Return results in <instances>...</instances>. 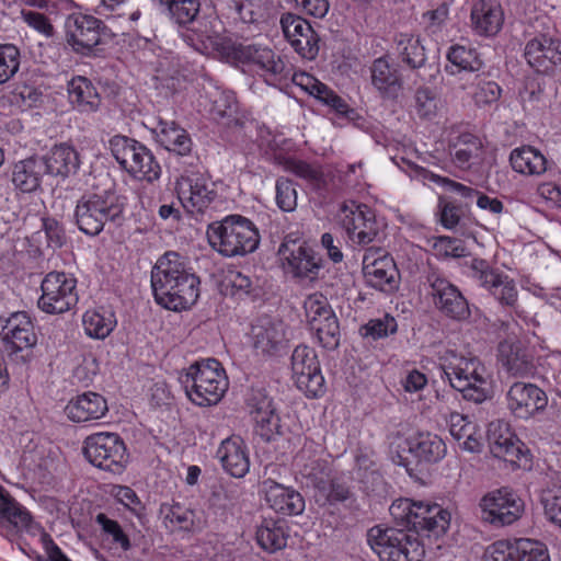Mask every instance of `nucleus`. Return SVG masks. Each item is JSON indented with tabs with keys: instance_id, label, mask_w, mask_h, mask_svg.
<instances>
[{
	"instance_id": "23",
	"label": "nucleus",
	"mask_w": 561,
	"mask_h": 561,
	"mask_svg": "<svg viewBox=\"0 0 561 561\" xmlns=\"http://www.w3.org/2000/svg\"><path fill=\"white\" fill-rule=\"evenodd\" d=\"M0 336L9 355L28 352L37 342L34 324L25 311L0 318Z\"/></svg>"
},
{
	"instance_id": "20",
	"label": "nucleus",
	"mask_w": 561,
	"mask_h": 561,
	"mask_svg": "<svg viewBox=\"0 0 561 561\" xmlns=\"http://www.w3.org/2000/svg\"><path fill=\"white\" fill-rule=\"evenodd\" d=\"M508 411L517 419L529 420L546 411L548 396L537 385L515 381L505 394Z\"/></svg>"
},
{
	"instance_id": "5",
	"label": "nucleus",
	"mask_w": 561,
	"mask_h": 561,
	"mask_svg": "<svg viewBox=\"0 0 561 561\" xmlns=\"http://www.w3.org/2000/svg\"><path fill=\"white\" fill-rule=\"evenodd\" d=\"M179 382L187 398L198 407L217 404L229 387L226 371L216 358L195 362L181 370Z\"/></svg>"
},
{
	"instance_id": "8",
	"label": "nucleus",
	"mask_w": 561,
	"mask_h": 561,
	"mask_svg": "<svg viewBox=\"0 0 561 561\" xmlns=\"http://www.w3.org/2000/svg\"><path fill=\"white\" fill-rule=\"evenodd\" d=\"M443 370L450 386L461 392L465 400L482 403L491 399L492 389L485 377V367L477 357L460 356Z\"/></svg>"
},
{
	"instance_id": "13",
	"label": "nucleus",
	"mask_w": 561,
	"mask_h": 561,
	"mask_svg": "<svg viewBox=\"0 0 561 561\" xmlns=\"http://www.w3.org/2000/svg\"><path fill=\"white\" fill-rule=\"evenodd\" d=\"M426 283L432 302L444 318L458 323L470 320L469 301L455 284L437 272H431L426 276Z\"/></svg>"
},
{
	"instance_id": "30",
	"label": "nucleus",
	"mask_w": 561,
	"mask_h": 561,
	"mask_svg": "<svg viewBox=\"0 0 561 561\" xmlns=\"http://www.w3.org/2000/svg\"><path fill=\"white\" fill-rule=\"evenodd\" d=\"M486 438L491 453L496 458H502L511 463H517L522 457L523 444L512 432L507 422L497 420L489 424L486 431Z\"/></svg>"
},
{
	"instance_id": "37",
	"label": "nucleus",
	"mask_w": 561,
	"mask_h": 561,
	"mask_svg": "<svg viewBox=\"0 0 561 561\" xmlns=\"http://www.w3.org/2000/svg\"><path fill=\"white\" fill-rule=\"evenodd\" d=\"M108 405L106 399L93 391L82 392L69 400L65 407L68 419L76 423L96 421L106 415Z\"/></svg>"
},
{
	"instance_id": "50",
	"label": "nucleus",
	"mask_w": 561,
	"mask_h": 561,
	"mask_svg": "<svg viewBox=\"0 0 561 561\" xmlns=\"http://www.w3.org/2000/svg\"><path fill=\"white\" fill-rule=\"evenodd\" d=\"M410 165L414 170L415 174L422 178L424 181L434 182L444 187L446 191L459 195L461 198H463L466 206H469L473 201L477 202L478 196L481 194V192L471 186H467L448 178L435 174L423 167H419L413 163Z\"/></svg>"
},
{
	"instance_id": "12",
	"label": "nucleus",
	"mask_w": 561,
	"mask_h": 561,
	"mask_svg": "<svg viewBox=\"0 0 561 561\" xmlns=\"http://www.w3.org/2000/svg\"><path fill=\"white\" fill-rule=\"evenodd\" d=\"M83 454L93 466L114 473H121L128 461L126 445L116 433L89 435L84 439Z\"/></svg>"
},
{
	"instance_id": "9",
	"label": "nucleus",
	"mask_w": 561,
	"mask_h": 561,
	"mask_svg": "<svg viewBox=\"0 0 561 561\" xmlns=\"http://www.w3.org/2000/svg\"><path fill=\"white\" fill-rule=\"evenodd\" d=\"M107 27L93 15L73 14L66 21V42L76 55L85 58L105 56Z\"/></svg>"
},
{
	"instance_id": "40",
	"label": "nucleus",
	"mask_w": 561,
	"mask_h": 561,
	"mask_svg": "<svg viewBox=\"0 0 561 561\" xmlns=\"http://www.w3.org/2000/svg\"><path fill=\"white\" fill-rule=\"evenodd\" d=\"M154 133L157 141L169 152L180 157L192 153L193 140L190 134L176 122L159 118Z\"/></svg>"
},
{
	"instance_id": "43",
	"label": "nucleus",
	"mask_w": 561,
	"mask_h": 561,
	"mask_svg": "<svg viewBox=\"0 0 561 561\" xmlns=\"http://www.w3.org/2000/svg\"><path fill=\"white\" fill-rule=\"evenodd\" d=\"M161 13L171 24L187 28L201 12V0H158Z\"/></svg>"
},
{
	"instance_id": "6",
	"label": "nucleus",
	"mask_w": 561,
	"mask_h": 561,
	"mask_svg": "<svg viewBox=\"0 0 561 561\" xmlns=\"http://www.w3.org/2000/svg\"><path fill=\"white\" fill-rule=\"evenodd\" d=\"M367 542L380 561H421L425 552L415 535L394 527L374 526Z\"/></svg>"
},
{
	"instance_id": "62",
	"label": "nucleus",
	"mask_w": 561,
	"mask_h": 561,
	"mask_svg": "<svg viewBox=\"0 0 561 561\" xmlns=\"http://www.w3.org/2000/svg\"><path fill=\"white\" fill-rule=\"evenodd\" d=\"M227 287L231 288L232 295H250L254 289V280L250 273L237 268L229 270L225 276Z\"/></svg>"
},
{
	"instance_id": "22",
	"label": "nucleus",
	"mask_w": 561,
	"mask_h": 561,
	"mask_svg": "<svg viewBox=\"0 0 561 561\" xmlns=\"http://www.w3.org/2000/svg\"><path fill=\"white\" fill-rule=\"evenodd\" d=\"M279 24L284 37L299 56L308 60L316 59L320 49V37L306 19L286 12L282 14Z\"/></svg>"
},
{
	"instance_id": "52",
	"label": "nucleus",
	"mask_w": 561,
	"mask_h": 561,
	"mask_svg": "<svg viewBox=\"0 0 561 561\" xmlns=\"http://www.w3.org/2000/svg\"><path fill=\"white\" fill-rule=\"evenodd\" d=\"M447 59L463 71L476 72L483 67V61L474 48L459 44L449 47Z\"/></svg>"
},
{
	"instance_id": "15",
	"label": "nucleus",
	"mask_w": 561,
	"mask_h": 561,
	"mask_svg": "<svg viewBox=\"0 0 561 561\" xmlns=\"http://www.w3.org/2000/svg\"><path fill=\"white\" fill-rule=\"evenodd\" d=\"M38 308L48 314L65 313L78 302L77 279L65 272L53 271L41 283Z\"/></svg>"
},
{
	"instance_id": "2",
	"label": "nucleus",
	"mask_w": 561,
	"mask_h": 561,
	"mask_svg": "<svg viewBox=\"0 0 561 561\" xmlns=\"http://www.w3.org/2000/svg\"><path fill=\"white\" fill-rule=\"evenodd\" d=\"M214 53L231 65H253L264 81L283 90L294 83L296 72L291 64L268 47L255 44H242L230 37H215L210 41Z\"/></svg>"
},
{
	"instance_id": "57",
	"label": "nucleus",
	"mask_w": 561,
	"mask_h": 561,
	"mask_svg": "<svg viewBox=\"0 0 561 561\" xmlns=\"http://www.w3.org/2000/svg\"><path fill=\"white\" fill-rule=\"evenodd\" d=\"M20 49L13 44H0V84L10 80L20 68Z\"/></svg>"
},
{
	"instance_id": "59",
	"label": "nucleus",
	"mask_w": 561,
	"mask_h": 561,
	"mask_svg": "<svg viewBox=\"0 0 561 561\" xmlns=\"http://www.w3.org/2000/svg\"><path fill=\"white\" fill-rule=\"evenodd\" d=\"M222 9L227 16L242 23H254L257 21V13L251 0H221Z\"/></svg>"
},
{
	"instance_id": "1",
	"label": "nucleus",
	"mask_w": 561,
	"mask_h": 561,
	"mask_svg": "<svg viewBox=\"0 0 561 561\" xmlns=\"http://www.w3.org/2000/svg\"><path fill=\"white\" fill-rule=\"evenodd\" d=\"M154 301L171 311L191 309L198 300L201 279L187 259L175 251L161 255L151 270Z\"/></svg>"
},
{
	"instance_id": "39",
	"label": "nucleus",
	"mask_w": 561,
	"mask_h": 561,
	"mask_svg": "<svg viewBox=\"0 0 561 561\" xmlns=\"http://www.w3.org/2000/svg\"><path fill=\"white\" fill-rule=\"evenodd\" d=\"M409 453L417 463L432 465L439 462L447 453L445 442L436 434L420 432L407 439Z\"/></svg>"
},
{
	"instance_id": "16",
	"label": "nucleus",
	"mask_w": 561,
	"mask_h": 561,
	"mask_svg": "<svg viewBox=\"0 0 561 561\" xmlns=\"http://www.w3.org/2000/svg\"><path fill=\"white\" fill-rule=\"evenodd\" d=\"M286 273L300 280L314 282L323 268L321 255L307 242L286 237L278 249Z\"/></svg>"
},
{
	"instance_id": "36",
	"label": "nucleus",
	"mask_w": 561,
	"mask_h": 561,
	"mask_svg": "<svg viewBox=\"0 0 561 561\" xmlns=\"http://www.w3.org/2000/svg\"><path fill=\"white\" fill-rule=\"evenodd\" d=\"M222 469L234 478H243L250 470V457L245 443L240 436L224 439L216 453Z\"/></svg>"
},
{
	"instance_id": "45",
	"label": "nucleus",
	"mask_w": 561,
	"mask_h": 561,
	"mask_svg": "<svg viewBox=\"0 0 561 561\" xmlns=\"http://www.w3.org/2000/svg\"><path fill=\"white\" fill-rule=\"evenodd\" d=\"M160 514L163 524L170 531L194 533L199 530V523L195 520V511L187 508L180 503L162 504Z\"/></svg>"
},
{
	"instance_id": "61",
	"label": "nucleus",
	"mask_w": 561,
	"mask_h": 561,
	"mask_svg": "<svg viewBox=\"0 0 561 561\" xmlns=\"http://www.w3.org/2000/svg\"><path fill=\"white\" fill-rule=\"evenodd\" d=\"M95 522L101 527L103 534L111 537L113 542L119 546L124 551L131 548L128 536L125 534L117 520L111 519L104 513H99L95 517Z\"/></svg>"
},
{
	"instance_id": "17",
	"label": "nucleus",
	"mask_w": 561,
	"mask_h": 561,
	"mask_svg": "<svg viewBox=\"0 0 561 561\" xmlns=\"http://www.w3.org/2000/svg\"><path fill=\"white\" fill-rule=\"evenodd\" d=\"M179 203L188 211L204 215L220 203L215 184L207 175L192 172L176 180Z\"/></svg>"
},
{
	"instance_id": "55",
	"label": "nucleus",
	"mask_w": 561,
	"mask_h": 561,
	"mask_svg": "<svg viewBox=\"0 0 561 561\" xmlns=\"http://www.w3.org/2000/svg\"><path fill=\"white\" fill-rule=\"evenodd\" d=\"M398 331V322L396 318L389 313H385L381 318L370 319L367 323L359 328L363 337H370L373 341L388 337Z\"/></svg>"
},
{
	"instance_id": "4",
	"label": "nucleus",
	"mask_w": 561,
	"mask_h": 561,
	"mask_svg": "<svg viewBox=\"0 0 561 561\" xmlns=\"http://www.w3.org/2000/svg\"><path fill=\"white\" fill-rule=\"evenodd\" d=\"M206 236L211 249L226 257L253 253L261 240L254 222L238 214L208 224Z\"/></svg>"
},
{
	"instance_id": "47",
	"label": "nucleus",
	"mask_w": 561,
	"mask_h": 561,
	"mask_svg": "<svg viewBox=\"0 0 561 561\" xmlns=\"http://www.w3.org/2000/svg\"><path fill=\"white\" fill-rule=\"evenodd\" d=\"M551 54L549 37L543 34L529 39L524 49L527 64L538 73H548L553 70Z\"/></svg>"
},
{
	"instance_id": "26",
	"label": "nucleus",
	"mask_w": 561,
	"mask_h": 561,
	"mask_svg": "<svg viewBox=\"0 0 561 561\" xmlns=\"http://www.w3.org/2000/svg\"><path fill=\"white\" fill-rule=\"evenodd\" d=\"M473 277L502 305L514 306L517 301L515 283L508 275L492 268L484 260L472 261Z\"/></svg>"
},
{
	"instance_id": "42",
	"label": "nucleus",
	"mask_w": 561,
	"mask_h": 561,
	"mask_svg": "<svg viewBox=\"0 0 561 561\" xmlns=\"http://www.w3.org/2000/svg\"><path fill=\"white\" fill-rule=\"evenodd\" d=\"M68 98L72 106L81 113L96 112L101 104V98L90 79L77 76L68 84Z\"/></svg>"
},
{
	"instance_id": "33",
	"label": "nucleus",
	"mask_w": 561,
	"mask_h": 561,
	"mask_svg": "<svg viewBox=\"0 0 561 561\" xmlns=\"http://www.w3.org/2000/svg\"><path fill=\"white\" fill-rule=\"evenodd\" d=\"M368 256L364 257L363 273L368 286L392 294L399 288L400 274L393 259L385 254L367 263Z\"/></svg>"
},
{
	"instance_id": "56",
	"label": "nucleus",
	"mask_w": 561,
	"mask_h": 561,
	"mask_svg": "<svg viewBox=\"0 0 561 561\" xmlns=\"http://www.w3.org/2000/svg\"><path fill=\"white\" fill-rule=\"evenodd\" d=\"M432 250L439 259H458L467 255V248L463 241L447 236L434 237L432 239Z\"/></svg>"
},
{
	"instance_id": "44",
	"label": "nucleus",
	"mask_w": 561,
	"mask_h": 561,
	"mask_svg": "<svg viewBox=\"0 0 561 561\" xmlns=\"http://www.w3.org/2000/svg\"><path fill=\"white\" fill-rule=\"evenodd\" d=\"M510 163L514 171L526 175H540L547 171L548 161L543 153L533 146L512 150Z\"/></svg>"
},
{
	"instance_id": "49",
	"label": "nucleus",
	"mask_w": 561,
	"mask_h": 561,
	"mask_svg": "<svg viewBox=\"0 0 561 561\" xmlns=\"http://www.w3.org/2000/svg\"><path fill=\"white\" fill-rule=\"evenodd\" d=\"M482 142L471 133H461L450 140L449 149L453 161L460 169H468L473 156H477Z\"/></svg>"
},
{
	"instance_id": "27",
	"label": "nucleus",
	"mask_w": 561,
	"mask_h": 561,
	"mask_svg": "<svg viewBox=\"0 0 561 561\" xmlns=\"http://www.w3.org/2000/svg\"><path fill=\"white\" fill-rule=\"evenodd\" d=\"M450 523V514L438 504L416 502L407 528L413 535L439 537L446 533Z\"/></svg>"
},
{
	"instance_id": "21",
	"label": "nucleus",
	"mask_w": 561,
	"mask_h": 561,
	"mask_svg": "<svg viewBox=\"0 0 561 561\" xmlns=\"http://www.w3.org/2000/svg\"><path fill=\"white\" fill-rule=\"evenodd\" d=\"M483 559L484 561H550L545 545L527 538L514 541L497 540L485 548Z\"/></svg>"
},
{
	"instance_id": "34",
	"label": "nucleus",
	"mask_w": 561,
	"mask_h": 561,
	"mask_svg": "<svg viewBox=\"0 0 561 561\" xmlns=\"http://www.w3.org/2000/svg\"><path fill=\"white\" fill-rule=\"evenodd\" d=\"M45 175L47 172L43 159L38 154L15 162L11 169L12 185L23 194L42 192Z\"/></svg>"
},
{
	"instance_id": "35",
	"label": "nucleus",
	"mask_w": 561,
	"mask_h": 561,
	"mask_svg": "<svg viewBox=\"0 0 561 561\" xmlns=\"http://www.w3.org/2000/svg\"><path fill=\"white\" fill-rule=\"evenodd\" d=\"M472 31L483 37H493L504 24V11L496 0H478L471 7Z\"/></svg>"
},
{
	"instance_id": "58",
	"label": "nucleus",
	"mask_w": 561,
	"mask_h": 561,
	"mask_svg": "<svg viewBox=\"0 0 561 561\" xmlns=\"http://www.w3.org/2000/svg\"><path fill=\"white\" fill-rule=\"evenodd\" d=\"M310 330L316 333L317 340L322 347L335 350L340 345L341 332L336 316L322 321Z\"/></svg>"
},
{
	"instance_id": "10",
	"label": "nucleus",
	"mask_w": 561,
	"mask_h": 561,
	"mask_svg": "<svg viewBox=\"0 0 561 561\" xmlns=\"http://www.w3.org/2000/svg\"><path fill=\"white\" fill-rule=\"evenodd\" d=\"M244 409L253 424V432L263 442H273L283 434L276 404L263 385H254L248 390Z\"/></svg>"
},
{
	"instance_id": "51",
	"label": "nucleus",
	"mask_w": 561,
	"mask_h": 561,
	"mask_svg": "<svg viewBox=\"0 0 561 561\" xmlns=\"http://www.w3.org/2000/svg\"><path fill=\"white\" fill-rule=\"evenodd\" d=\"M82 324L87 335L103 340L111 334L116 327L114 313L99 310H88L82 317Z\"/></svg>"
},
{
	"instance_id": "64",
	"label": "nucleus",
	"mask_w": 561,
	"mask_h": 561,
	"mask_svg": "<svg viewBox=\"0 0 561 561\" xmlns=\"http://www.w3.org/2000/svg\"><path fill=\"white\" fill-rule=\"evenodd\" d=\"M415 108L421 118L432 119L437 113V100L428 88H420L415 93Z\"/></svg>"
},
{
	"instance_id": "7",
	"label": "nucleus",
	"mask_w": 561,
	"mask_h": 561,
	"mask_svg": "<svg viewBox=\"0 0 561 561\" xmlns=\"http://www.w3.org/2000/svg\"><path fill=\"white\" fill-rule=\"evenodd\" d=\"M112 156L131 178L152 182L161 174V167L153 153L140 141L115 135L108 141Z\"/></svg>"
},
{
	"instance_id": "53",
	"label": "nucleus",
	"mask_w": 561,
	"mask_h": 561,
	"mask_svg": "<svg viewBox=\"0 0 561 561\" xmlns=\"http://www.w3.org/2000/svg\"><path fill=\"white\" fill-rule=\"evenodd\" d=\"M304 308L310 329L327 319L335 317L327 297L322 294L309 295L304 302Z\"/></svg>"
},
{
	"instance_id": "31",
	"label": "nucleus",
	"mask_w": 561,
	"mask_h": 561,
	"mask_svg": "<svg viewBox=\"0 0 561 561\" xmlns=\"http://www.w3.org/2000/svg\"><path fill=\"white\" fill-rule=\"evenodd\" d=\"M370 82L385 100H396L403 89L399 66L388 55L376 58L370 67Z\"/></svg>"
},
{
	"instance_id": "63",
	"label": "nucleus",
	"mask_w": 561,
	"mask_h": 561,
	"mask_svg": "<svg viewBox=\"0 0 561 561\" xmlns=\"http://www.w3.org/2000/svg\"><path fill=\"white\" fill-rule=\"evenodd\" d=\"M42 230L45 232L47 245L53 249H60L67 241L62 225L54 217H42Z\"/></svg>"
},
{
	"instance_id": "32",
	"label": "nucleus",
	"mask_w": 561,
	"mask_h": 561,
	"mask_svg": "<svg viewBox=\"0 0 561 561\" xmlns=\"http://www.w3.org/2000/svg\"><path fill=\"white\" fill-rule=\"evenodd\" d=\"M47 175L66 180L76 175L81 168V154L77 148L68 142L54 145L45 154L41 156Z\"/></svg>"
},
{
	"instance_id": "28",
	"label": "nucleus",
	"mask_w": 561,
	"mask_h": 561,
	"mask_svg": "<svg viewBox=\"0 0 561 561\" xmlns=\"http://www.w3.org/2000/svg\"><path fill=\"white\" fill-rule=\"evenodd\" d=\"M497 360L511 377H529L536 370L531 352L518 340L507 339L500 342Z\"/></svg>"
},
{
	"instance_id": "25",
	"label": "nucleus",
	"mask_w": 561,
	"mask_h": 561,
	"mask_svg": "<svg viewBox=\"0 0 561 561\" xmlns=\"http://www.w3.org/2000/svg\"><path fill=\"white\" fill-rule=\"evenodd\" d=\"M38 527L31 512L16 501L10 492L0 484V529L7 537L30 533Z\"/></svg>"
},
{
	"instance_id": "41",
	"label": "nucleus",
	"mask_w": 561,
	"mask_h": 561,
	"mask_svg": "<svg viewBox=\"0 0 561 561\" xmlns=\"http://www.w3.org/2000/svg\"><path fill=\"white\" fill-rule=\"evenodd\" d=\"M288 530L285 519L264 518L256 527L255 539L264 551L274 553L287 546Z\"/></svg>"
},
{
	"instance_id": "54",
	"label": "nucleus",
	"mask_w": 561,
	"mask_h": 561,
	"mask_svg": "<svg viewBox=\"0 0 561 561\" xmlns=\"http://www.w3.org/2000/svg\"><path fill=\"white\" fill-rule=\"evenodd\" d=\"M239 103L232 91H220L213 100L210 114L215 121H237Z\"/></svg>"
},
{
	"instance_id": "19",
	"label": "nucleus",
	"mask_w": 561,
	"mask_h": 561,
	"mask_svg": "<svg viewBox=\"0 0 561 561\" xmlns=\"http://www.w3.org/2000/svg\"><path fill=\"white\" fill-rule=\"evenodd\" d=\"M341 225L350 240L359 247L380 240L383 228L374 210L365 204L344 206Z\"/></svg>"
},
{
	"instance_id": "38",
	"label": "nucleus",
	"mask_w": 561,
	"mask_h": 561,
	"mask_svg": "<svg viewBox=\"0 0 561 561\" xmlns=\"http://www.w3.org/2000/svg\"><path fill=\"white\" fill-rule=\"evenodd\" d=\"M294 84L306 90L310 95L331 107L336 114L348 119L355 118L356 111L350 107L343 98L337 95L324 83L318 81L314 77L306 72H300L298 77L294 78Z\"/></svg>"
},
{
	"instance_id": "46",
	"label": "nucleus",
	"mask_w": 561,
	"mask_h": 561,
	"mask_svg": "<svg viewBox=\"0 0 561 561\" xmlns=\"http://www.w3.org/2000/svg\"><path fill=\"white\" fill-rule=\"evenodd\" d=\"M276 159L285 171L306 181L312 190L322 191L327 187V179L321 167L293 157L279 156Z\"/></svg>"
},
{
	"instance_id": "48",
	"label": "nucleus",
	"mask_w": 561,
	"mask_h": 561,
	"mask_svg": "<svg viewBox=\"0 0 561 561\" xmlns=\"http://www.w3.org/2000/svg\"><path fill=\"white\" fill-rule=\"evenodd\" d=\"M399 58L411 69H419L426 62L425 48L420 37L408 33H399L394 37Z\"/></svg>"
},
{
	"instance_id": "14",
	"label": "nucleus",
	"mask_w": 561,
	"mask_h": 561,
	"mask_svg": "<svg viewBox=\"0 0 561 561\" xmlns=\"http://www.w3.org/2000/svg\"><path fill=\"white\" fill-rule=\"evenodd\" d=\"M301 474L314 488L317 501H323V505H336L347 503L351 510H358L354 492L348 484L339 479H330V470L321 460H313L301 469Z\"/></svg>"
},
{
	"instance_id": "60",
	"label": "nucleus",
	"mask_w": 561,
	"mask_h": 561,
	"mask_svg": "<svg viewBox=\"0 0 561 561\" xmlns=\"http://www.w3.org/2000/svg\"><path fill=\"white\" fill-rule=\"evenodd\" d=\"M275 201L277 207L286 213L294 211L297 207V190L295 183L284 176L276 180Z\"/></svg>"
},
{
	"instance_id": "24",
	"label": "nucleus",
	"mask_w": 561,
	"mask_h": 561,
	"mask_svg": "<svg viewBox=\"0 0 561 561\" xmlns=\"http://www.w3.org/2000/svg\"><path fill=\"white\" fill-rule=\"evenodd\" d=\"M251 341L255 354L265 358L282 356L288 347L284 322L267 317L252 325Z\"/></svg>"
},
{
	"instance_id": "29",
	"label": "nucleus",
	"mask_w": 561,
	"mask_h": 561,
	"mask_svg": "<svg viewBox=\"0 0 561 561\" xmlns=\"http://www.w3.org/2000/svg\"><path fill=\"white\" fill-rule=\"evenodd\" d=\"M261 488L268 507L275 513L297 516L305 511V499L293 486H286L268 478L262 482Z\"/></svg>"
},
{
	"instance_id": "3",
	"label": "nucleus",
	"mask_w": 561,
	"mask_h": 561,
	"mask_svg": "<svg viewBox=\"0 0 561 561\" xmlns=\"http://www.w3.org/2000/svg\"><path fill=\"white\" fill-rule=\"evenodd\" d=\"M126 197L113 188L84 193L75 209L76 224L87 236H99L108 226L118 227L124 220Z\"/></svg>"
},
{
	"instance_id": "18",
	"label": "nucleus",
	"mask_w": 561,
	"mask_h": 561,
	"mask_svg": "<svg viewBox=\"0 0 561 561\" xmlns=\"http://www.w3.org/2000/svg\"><path fill=\"white\" fill-rule=\"evenodd\" d=\"M291 371L297 388L308 398H320L325 393V380L316 351L298 345L291 354Z\"/></svg>"
},
{
	"instance_id": "11",
	"label": "nucleus",
	"mask_w": 561,
	"mask_h": 561,
	"mask_svg": "<svg viewBox=\"0 0 561 561\" xmlns=\"http://www.w3.org/2000/svg\"><path fill=\"white\" fill-rule=\"evenodd\" d=\"M523 513L524 501L507 486L486 492L477 506L480 520L493 527L512 525Z\"/></svg>"
}]
</instances>
